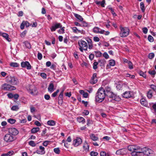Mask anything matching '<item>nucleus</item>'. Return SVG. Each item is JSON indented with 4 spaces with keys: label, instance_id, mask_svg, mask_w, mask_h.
Instances as JSON below:
<instances>
[{
    "label": "nucleus",
    "instance_id": "nucleus-40",
    "mask_svg": "<svg viewBox=\"0 0 156 156\" xmlns=\"http://www.w3.org/2000/svg\"><path fill=\"white\" fill-rule=\"evenodd\" d=\"M101 156H110L108 153H106L105 151H101L100 152Z\"/></svg>",
    "mask_w": 156,
    "mask_h": 156
},
{
    "label": "nucleus",
    "instance_id": "nucleus-9",
    "mask_svg": "<svg viewBox=\"0 0 156 156\" xmlns=\"http://www.w3.org/2000/svg\"><path fill=\"white\" fill-rule=\"evenodd\" d=\"M8 133L15 136L19 133V131L15 128H11L8 129Z\"/></svg>",
    "mask_w": 156,
    "mask_h": 156
},
{
    "label": "nucleus",
    "instance_id": "nucleus-22",
    "mask_svg": "<svg viewBox=\"0 0 156 156\" xmlns=\"http://www.w3.org/2000/svg\"><path fill=\"white\" fill-rule=\"evenodd\" d=\"M90 139L93 141H96L98 140V138L94 134H91L90 135Z\"/></svg>",
    "mask_w": 156,
    "mask_h": 156
},
{
    "label": "nucleus",
    "instance_id": "nucleus-13",
    "mask_svg": "<svg viewBox=\"0 0 156 156\" xmlns=\"http://www.w3.org/2000/svg\"><path fill=\"white\" fill-rule=\"evenodd\" d=\"M64 90L62 91L59 94L58 98V103L59 105H61L63 102V95Z\"/></svg>",
    "mask_w": 156,
    "mask_h": 156
},
{
    "label": "nucleus",
    "instance_id": "nucleus-57",
    "mask_svg": "<svg viewBox=\"0 0 156 156\" xmlns=\"http://www.w3.org/2000/svg\"><path fill=\"white\" fill-rule=\"evenodd\" d=\"M73 31L75 33H78V29L76 27H73L72 28Z\"/></svg>",
    "mask_w": 156,
    "mask_h": 156
},
{
    "label": "nucleus",
    "instance_id": "nucleus-29",
    "mask_svg": "<svg viewBox=\"0 0 156 156\" xmlns=\"http://www.w3.org/2000/svg\"><path fill=\"white\" fill-rule=\"evenodd\" d=\"M25 46L28 49H30L31 48V45L30 43L27 41H25L23 42Z\"/></svg>",
    "mask_w": 156,
    "mask_h": 156
},
{
    "label": "nucleus",
    "instance_id": "nucleus-17",
    "mask_svg": "<svg viewBox=\"0 0 156 156\" xmlns=\"http://www.w3.org/2000/svg\"><path fill=\"white\" fill-rule=\"evenodd\" d=\"M30 25V23L28 21H23L21 23L20 27L21 29L23 30L24 29L25 26L26 27H29Z\"/></svg>",
    "mask_w": 156,
    "mask_h": 156
},
{
    "label": "nucleus",
    "instance_id": "nucleus-8",
    "mask_svg": "<svg viewBox=\"0 0 156 156\" xmlns=\"http://www.w3.org/2000/svg\"><path fill=\"white\" fill-rule=\"evenodd\" d=\"M2 89L5 90H12L16 89V87L9 84L5 83L2 85Z\"/></svg>",
    "mask_w": 156,
    "mask_h": 156
},
{
    "label": "nucleus",
    "instance_id": "nucleus-43",
    "mask_svg": "<svg viewBox=\"0 0 156 156\" xmlns=\"http://www.w3.org/2000/svg\"><path fill=\"white\" fill-rule=\"evenodd\" d=\"M139 74L140 76H143L144 78H146V75L145 73L141 71L139 72Z\"/></svg>",
    "mask_w": 156,
    "mask_h": 156
},
{
    "label": "nucleus",
    "instance_id": "nucleus-30",
    "mask_svg": "<svg viewBox=\"0 0 156 156\" xmlns=\"http://www.w3.org/2000/svg\"><path fill=\"white\" fill-rule=\"evenodd\" d=\"M75 16L80 21H83V18L82 17L80 16V15L77 14H74Z\"/></svg>",
    "mask_w": 156,
    "mask_h": 156
},
{
    "label": "nucleus",
    "instance_id": "nucleus-37",
    "mask_svg": "<svg viewBox=\"0 0 156 156\" xmlns=\"http://www.w3.org/2000/svg\"><path fill=\"white\" fill-rule=\"evenodd\" d=\"M93 32L95 33H99V30L100 29L97 27H94L93 28Z\"/></svg>",
    "mask_w": 156,
    "mask_h": 156
},
{
    "label": "nucleus",
    "instance_id": "nucleus-6",
    "mask_svg": "<svg viewBox=\"0 0 156 156\" xmlns=\"http://www.w3.org/2000/svg\"><path fill=\"white\" fill-rule=\"evenodd\" d=\"M120 36L121 37H125L127 36L129 34V30L127 27H120Z\"/></svg>",
    "mask_w": 156,
    "mask_h": 156
},
{
    "label": "nucleus",
    "instance_id": "nucleus-45",
    "mask_svg": "<svg viewBox=\"0 0 156 156\" xmlns=\"http://www.w3.org/2000/svg\"><path fill=\"white\" fill-rule=\"evenodd\" d=\"M19 108L17 105H14L12 107L11 109L13 111H17Z\"/></svg>",
    "mask_w": 156,
    "mask_h": 156
},
{
    "label": "nucleus",
    "instance_id": "nucleus-5",
    "mask_svg": "<svg viewBox=\"0 0 156 156\" xmlns=\"http://www.w3.org/2000/svg\"><path fill=\"white\" fill-rule=\"evenodd\" d=\"M78 44L80 46L79 49L81 51L83 52V50H87L88 46L86 41L81 40L78 41Z\"/></svg>",
    "mask_w": 156,
    "mask_h": 156
},
{
    "label": "nucleus",
    "instance_id": "nucleus-53",
    "mask_svg": "<svg viewBox=\"0 0 156 156\" xmlns=\"http://www.w3.org/2000/svg\"><path fill=\"white\" fill-rule=\"evenodd\" d=\"M42 54L41 53L39 52L37 54L38 59L39 60H40L42 58Z\"/></svg>",
    "mask_w": 156,
    "mask_h": 156
},
{
    "label": "nucleus",
    "instance_id": "nucleus-24",
    "mask_svg": "<svg viewBox=\"0 0 156 156\" xmlns=\"http://www.w3.org/2000/svg\"><path fill=\"white\" fill-rule=\"evenodd\" d=\"M83 149L86 151H88L89 149V146L88 143L86 141L85 142L83 146Z\"/></svg>",
    "mask_w": 156,
    "mask_h": 156
},
{
    "label": "nucleus",
    "instance_id": "nucleus-15",
    "mask_svg": "<svg viewBox=\"0 0 156 156\" xmlns=\"http://www.w3.org/2000/svg\"><path fill=\"white\" fill-rule=\"evenodd\" d=\"M97 81V74L94 73L93 74L91 79L90 80V83L92 84L95 83Z\"/></svg>",
    "mask_w": 156,
    "mask_h": 156
},
{
    "label": "nucleus",
    "instance_id": "nucleus-42",
    "mask_svg": "<svg viewBox=\"0 0 156 156\" xmlns=\"http://www.w3.org/2000/svg\"><path fill=\"white\" fill-rule=\"evenodd\" d=\"M29 144L30 146L33 147H35L36 146V144L33 140H31L29 141Z\"/></svg>",
    "mask_w": 156,
    "mask_h": 156
},
{
    "label": "nucleus",
    "instance_id": "nucleus-49",
    "mask_svg": "<svg viewBox=\"0 0 156 156\" xmlns=\"http://www.w3.org/2000/svg\"><path fill=\"white\" fill-rule=\"evenodd\" d=\"M128 65L129 68L130 69H132L133 68V64L130 61L128 62Z\"/></svg>",
    "mask_w": 156,
    "mask_h": 156
},
{
    "label": "nucleus",
    "instance_id": "nucleus-10",
    "mask_svg": "<svg viewBox=\"0 0 156 156\" xmlns=\"http://www.w3.org/2000/svg\"><path fill=\"white\" fill-rule=\"evenodd\" d=\"M21 65L23 68H26L27 69H31V66L28 61L23 62L21 63Z\"/></svg>",
    "mask_w": 156,
    "mask_h": 156
},
{
    "label": "nucleus",
    "instance_id": "nucleus-18",
    "mask_svg": "<svg viewBox=\"0 0 156 156\" xmlns=\"http://www.w3.org/2000/svg\"><path fill=\"white\" fill-rule=\"evenodd\" d=\"M0 36H2L8 41H10L11 38L9 37V35L6 33L0 32Z\"/></svg>",
    "mask_w": 156,
    "mask_h": 156
},
{
    "label": "nucleus",
    "instance_id": "nucleus-12",
    "mask_svg": "<svg viewBox=\"0 0 156 156\" xmlns=\"http://www.w3.org/2000/svg\"><path fill=\"white\" fill-rule=\"evenodd\" d=\"M28 92L30 94L33 95H35L37 94V92L36 88L34 86H31Z\"/></svg>",
    "mask_w": 156,
    "mask_h": 156
},
{
    "label": "nucleus",
    "instance_id": "nucleus-3",
    "mask_svg": "<svg viewBox=\"0 0 156 156\" xmlns=\"http://www.w3.org/2000/svg\"><path fill=\"white\" fill-rule=\"evenodd\" d=\"M6 82L13 85H17L19 83L18 79L14 76H8L6 77Z\"/></svg>",
    "mask_w": 156,
    "mask_h": 156
},
{
    "label": "nucleus",
    "instance_id": "nucleus-47",
    "mask_svg": "<svg viewBox=\"0 0 156 156\" xmlns=\"http://www.w3.org/2000/svg\"><path fill=\"white\" fill-rule=\"evenodd\" d=\"M108 9L111 11V13L114 16H116V14L114 11V10L112 8H109Z\"/></svg>",
    "mask_w": 156,
    "mask_h": 156
},
{
    "label": "nucleus",
    "instance_id": "nucleus-51",
    "mask_svg": "<svg viewBox=\"0 0 156 156\" xmlns=\"http://www.w3.org/2000/svg\"><path fill=\"white\" fill-rule=\"evenodd\" d=\"M98 154L97 152L94 151H91L90 153L91 156H96Z\"/></svg>",
    "mask_w": 156,
    "mask_h": 156
},
{
    "label": "nucleus",
    "instance_id": "nucleus-31",
    "mask_svg": "<svg viewBox=\"0 0 156 156\" xmlns=\"http://www.w3.org/2000/svg\"><path fill=\"white\" fill-rule=\"evenodd\" d=\"M10 66L12 67H17L19 66V64L16 62H11L10 63Z\"/></svg>",
    "mask_w": 156,
    "mask_h": 156
},
{
    "label": "nucleus",
    "instance_id": "nucleus-16",
    "mask_svg": "<svg viewBox=\"0 0 156 156\" xmlns=\"http://www.w3.org/2000/svg\"><path fill=\"white\" fill-rule=\"evenodd\" d=\"M126 150L124 149H122L117 150L116 154L117 155H124L126 154Z\"/></svg>",
    "mask_w": 156,
    "mask_h": 156
},
{
    "label": "nucleus",
    "instance_id": "nucleus-59",
    "mask_svg": "<svg viewBox=\"0 0 156 156\" xmlns=\"http://www.w3.org/2000/svg\"><path fill=\"white\" fill-rule=\"evenodd\" d=\"M44 98L46 100H49L50 98V97L48 94H45L44 96Z\"/></svg>",
    "mask_w": 156,
    "mask_h": 156
},
{
    "label": "nucleus",
    "instance_id": "nucleus-44",
    "mask_svg": "<svg viewBox=\"0 0 156 156\" xmlns=\"http://www.w3.org/2000/svg\"><path fill=\"white\" fill-rule=\"evenodd\" d=\"M148 73L151 76H154L156 74V72L155 70L149 71Z\"/></svg>",
    "mask_w": 156,
    "mask_h": 156
},
{
    "label": "nucleus",
    "instance_id": "nucleus-35",
    "mask_svg": "<svg viewBox=\"0 0 156 156\" xmlns=\"http://www.w3.org/2000/svg\"><path fill=\"white\" fill-rule=\"evenodd\" d=\"M95 56L97 57H100L102 55L101 53L99 51H94Z\"/></svg>",
    "mask_w": 156,
    "mask_h": 156
},
{
    "label": "nucleus",
    "instance_id": "nucleus-55",
    "mask_svg": "<svg viewBox=\"0 0 156 156\" xmlns=\"http://www.w3.org/2000/svg\"><path fill=\"white\" fill-rule=\"evenodd\" d=\"M150 87L154 91H155L156 90V86L151 84L150 85Z\"/></svg>",
    "mask_w": 156,
    "mask_h": 156
},
{
    "label": "nucleus",
    "instance_id": "nucleus-7",
    "mask_svg": "<svg viewBox=\"0 0 156 156\" xmlns=\"http://www.w3.org/2000/svg\"><path fill=\"white\" fill-rule=\"evenodd\" d=\"M16 137L9 133L6 134L4 137V140L7 143L10 142L14 141L16 139Z\"/></svg>",
    "mask_w": 156,
    "mask_h": 156
},
{
    "label": "nucleus",
    "instance_id": "nucleus-26",
    "mask_svg": "<svg viewBox=\"0 0 156 156\" xmlns=\"http://www.w3.org/2000/svg\"><path fill=\"white\" fill-rule=\"evenodd\" d=\"M13 153V151H10L6 153H4L2 154L1 156H11L12 155Z\"/></svg>",
    "mask_w": 156,
    "mask_h": 156
},
{
    "label": "nucleus",
    "instance_id": "nucleus-1",
    "mask_svg": "<svg viewBox=\"0 0 156 156\" xmlns=\"http://www.w3.org/2000/svg\"><path fill=\"white\" fill-rule=\"evenodd\" d=\"M105 96L111 99V101L112 100L119 101L121 100L119 97L111 91L110 87H107L105 89L101 87L99 88L96 94L95 98L96 101L99 103L102 102L104 100Z\"/></svg>",
    "mask_w": 156,
    "mask_h": 156
},
{
    "label": "nucleus",
    "instance_id": "nucleus-41",
    "mask_svg": "<svg viewBox=\"0 0 156 156\" xmlns=\"http://www.w3.org/2000/svg\"><path fill=\"white\" fill-rule=\"evenodd\" d=\"M154 54L153 53H151L149 54L148 58L150 59H152L154 58Z\"/></svg>",
    "mask_w": 156,
    "mask_h": 156
},
{
    "label": "nucleus",
    "instance_id": "nucleus-19",
    "mask_svg": "<svg viewBox=\"0 0 156 156\" xmlns=\"http://www.w3.org/2000/svg\"><path fill=\"white\" fill-rule=\"evenodd\" d=\"M122 97L125 98H129L132 97V94L130 91H126L122 95Z\"/></svg>",
    "mask_w": 156,
    "mask_h": 156
},
{
    "label": "nucleus",
    "instance_id": "nucleus-2",
    "mask_svg": "<svg viewBox=\"0 0 156 156\" xmlns=\"http://www.w3.org/2000/svg\"><path fill=\"white\" fill-rule=\"evenodd\" d=\"M132 148H135V150H137L140 151L141 153H143L144 154L149 156H151L153 154V151L151 149L146 147H144L143 148L140 146H133Z\"/></svg>",
    "mask_w": 156,
    "mask_h": 156
},
{
    "label": "nucleus",
    "instance_id": "nucleus-32",
    "mask_svg": "<svg viewBox=\"0 0 156 156\" xmlns=\"http://www.w3.org/2000/svg\"><path fill=\"white\" fill-rule=\"evenodd\" d=\"M39 129V127L33 128L31 130V132L32 133H35L38 131Z\"/></svg>",
    "mask_w": 156,
    "mask_h": 156
},
{
    "label": "nucleus",
    "instance_id": "nucleus-38",
    "mask_svg": "<svg viewBox=\"0 0 156 156\" xmlns=\"http://www.w3.org/2000/svg\"><path fill=\"white\" fill-rule=\"evenodd\" d=\"M98 64V62H95L93 64V67L94 69H96L97 68V65Z\"/></svg>",
    "mask_w": 156,
    "mask_h": 156
},
{
    "label": "nucleus",
    "instance_id": "nucleus-64",
    "mask_svg": "<svg viewBox=\"0 0 156 156\" xmlns=\"http://www.w3.org/2000/svg\"><path fill=\"white\" fill-rule=\"evenodd\" d=\"M152 108L154 109V112L156 113V103H154L153 104Z\"/></svg>",
    "mask_w": 156,
    "mask_h": 156
},
{
    "label": "nucleus",
    "instance_id": "nucleus-28",
    "mask_svg": "<svg viewBox=\"0 0 156 156\" xmlns=\"http://www.w3.org/2000/svg\"><path fill=\"white\" fill-rule=\"evenodd\" d=\"M47 124L50 126H53L55 125V122L53 120H50L48 121Z\"/></svg>",
    "mask_w": 156,
    "mask_h": 156
},
{
    "label": "nucleus",
    "instance_id": "nucleus-63",
    "mask_svg": "<svg viewBox=\"0 0 156 156\" xmlns=\"http://www.w3.org/2000/svg\"><path fill=\"white\" fill-rule=\"evenodd\" d=\"M116 87L118 90H120L122 88V86L120 84H118L116 86Z\"/></svg>",
    "mask_w": 156,
    "mask_h": 156
},
{
    "label": "nucleus",
    "instance_id": "nucleus-48",
    "mask_svg": "<svg viewBox=\"0 0 156 156\" xmlns=\"http://www.w3.org/2000/svg\"><path fill=\"white\" fill-rule=\"evenodd\" d=\"M148 41L150 42H152L154 41L153 37L151 35H149L148 37Z\"/></svg>",
    "mask_w": 156,
    "mask_h": 156
},
{
    "label": "nucleus",
    "instance_id": "nucleus-14",
    "mask_svg": "<svg viewBox=\"0 0 156 156\" xmlns=\"http://www.w3.org/2000/svg\"><path fill=\"white\" fill-rule=\"evenodd\" d=\"M62 27V26L60 23H56L54 25L52 26L51 28L50 29L52 32L55 31L57 29L60 28Z\"/></svg>",
    "mask_w": 156,
    "mask_h": 156
},
{
    "label": "nucleus",
    "instance_id": "nucleus-52",
    "mask_svg": "<svg viewBox=\"0 0 156 156\" xmlns=\"http://www.w3.org/2000/svg\"><path fill=\"white\" fill-rule=\"evenodd\" d=\"M37 25V23L36 22H33V23H32L30 24V26L32 27H36Z\"/></svg>",
    "mask_w": 156,
    "mask_h": 156
},
{
    "label": "nucleus",
    "instance_id": "nucleus-23",
    "mask_svg": "<svg viewBox=\"0 0 156 156\" xmlns=\"http://www.w3.org/2000/svg\"><path fill=\"white\" fill-rule=\"evenodd\" d=\"M140 103L142 105L144 106H146L148 105L147 101L144 98H142L141 99Z\"/></svg>",
    "mask_w": 156,
    "mask_h": 156
},
{
    "label": "nucleus",
    "instance_id": "nucleus-4",
    "mask_svg": "<svg viewBox=\"0 0 156 156\" xmlns=\"http://www.w3.org/2000/svg\"><path fill=\"white\" fill-rule=\"evenodd\" d=\"M133 146H139L136 145H131L129 146L128 147V150L132 152L131 153V155L133 156H138L140 155V154L141 153L140 151H139V150H135V148L133 147L132 148V147Z\"/></svg>",
    "mask_w": 156,
    "mask_h": 156
},
{
    "label": "nucleus",
    "instance_id": "nucleus-56",
    "mask_svg": "<svg viewBox=\"0 0 156 156\" xmlns=\"http://www.w3.org/2000/svg\"><path fill=\"white\" fill-rule=\"evenodd\" d=\"M61 28L58 30V33L59 34L63 33L64 32V27H61Z\"/></svg>",
    "mask_w": 156,
    "mask_h": 156
},
{
    "label": "nucleus",
    "instance_id": "nucleus-34",
    "mask_svg": "<svg viewBox=\"0 0 156 156\" xmlns=\"http://www.w3.org/2000/svg\"><path fill=\"white\" fill-rule=\"evenodd\" d=\"M98 63L100 64L101 66H104L105 63V61L104 60H98Z\"/></svg>",
    "mask_w": 156,
    "mask_h": 156
},
{
    "label": "nucleus",
    "instance_id": "nucleus-33",
    "mask_svg": "<svg viewBox=\"0 0 156 156\" xmlns=\"http://www.w3.org/2000/svg\"><path fill=\"white\" fill-rule=\"evenodd\" d=\"M7 122L11 124H13L16 122V120L13 119H7Z\"/></svg>",
    "mask_w": 156,
    "mask_h": 156
},
{
    "label": "nucleus",
    "instance_id": "nucleus-20",
    "mask_svg": "<svg viewBox=\"0 0 156 156\" xmlns=\"http://www.w3.org/2000/svg\"><path fill=\"white\" fill-rule=\"evenodd\" d=\"M39 149L40 150H37L36 151V153L39 154H45V151H44V148L42 146H40L39 147Z\"/></svg>",
    "mask_w": 156,
    "mask_h": 156
},
{
    "label": "nucleus",
    "instance_id": "nucleus-58",
    "mask_svg": "<svg viewBox=\"0 0 156 156\" xmlns=\"http://www.w3.org/2000/svg\"><path fill=\"white\" fill-rule=\"evenodd\" d=\"M103 56L106 59L109 58V56L107 53L106 52H105L103 53Z\"/></svg>",
    "mask_w": 156,
    "mask_h": 156
},
{
    "label": "nucleus",
    "instance_id": "nucleus-27",
    "mask_svg": "<svg viewBox=\"0 0 156 156\" xmlns=\"http://www.w3.org/2000/svg\"><path fill=\"white\" fill-rule=\"evenodd\" d=\"M77 120L79 122H82L83 124H84L85 122V119L82 117L77 118Z\"/></svg>",
    "mask_w": 156,
    "mask_h": 156
},
{
    "label": "nucleus",
    "instance_id": "nucleus-46",
    "mask_svg": "<svg viewBox=\"0 0 156 156\" xmlns=\"http://www.w3.org/2000/svg\"><path fill=\"white\" fill-rule=\"evenodd\" d=\"M54 151L57 154H59L60 152V150L58 148H55L54 149Z\"/></svg>",
    "mask_w": 156,
    "mask_h": 156
},
{
    "label": "nucleus",
    "instance_id": "nucleus-21",
    "mask_svg": "<svg viewBox=\"0 0 156 156\" xmlns=\"http://www.w3.org/2000/svg\"><path fill=\"white\" fill-rule=\"evenodd\" d=\"M54 87L53 84L52 83H51L49 84L48 88V91L50 92H52L54 90Z\"/></svg>",
    "mask_w": 156,
    "mask_h": 156
},
{
    "label": "nucleus",
    "instance_id": "nucleus-54",
    "mask_svg": "<svg viewBox=\"0 0 156 156\" xmlns=\"http://www.w3.org/2000/svg\"><path fill=\"white\" fill-rule=\"evenodd\" d=\"M50 142V141H48V140L45 141H44L43 143V145L45 147H46L47 146L49 143Z\"/></svg>",
    "mask_w": 156,
    "mask_h": 156
},
{
    "label": "nucleus",
    "instance_id": "nucleus-25",
    "mask_svg": "<svg viewBox=\"0 0 156 156\" xmlns=\"http://www.w3.org/2000/svg\"><path fill=\"white\" fill-rule=\"evenodd\" d=\"M153 91L152 90L150 89L147 93V96L149 99L151 98L152 97Z\"/></svg>",
    "mask_w": 156,
    "mask_h": 156
},
{
    "label": "nucleus",
    "instance_id": "nucleus-62",
    "mask_svg": "<svg viewBox=\"0 0 156 156\" xmlns=\"http://www.w3.org/2000/svg\"><path fill=\"white\" fill-rule=\"evenodd\" d=\"M34 124L38 126H40L41 125V123L38 121H35L34 122Z\"/></svg>",
    "mask_w": 156,
    "mask_h": 156
},
{
    "label": "nucleus",
    "instance_id": "nucleus-11",
    "mask_svg": "<svg viewBox=\"0 0 156 156\" xmlns=\"http://www.w3.org/2000/svg\"><path fill=\"white\" fill-rule=\"evenodd\" d=\"M82 141L81 138L77 137L73 140V144L74 146L77 147L81 144Z\"/></svg>",
    "mask_w": 156,
    "mask_h": 156
},
{
    "label": "nucleus",
    "instance_id": "nucleus-61",
    "mask_svg": "<svg viewBox=\"0 0 156 156\" xmlns=\"http://www.w3.org/2000/svg\"><path fill=\"white\" fill-rule=\"evenodd\" d=\"M87 23L85 21H83L81 24V26L83 27H87Z\"/></svg>",
    "mask_w": 156,
    "mask_h": 156
},
{
    "label": "nucleus",
    "instance_id": "nucleus-50",
    "mask_svg": "<svg viewBox=\"0 0 156 156\" xmlns=\"http://www.w3.org/2000/svg\"><path fill=\"white\" fill-rule=\"evenodd\" d=\"M59 92V90L57 89L55 92H54L52 94V96L53 97H55L56 96L57 94Z\"/></svg>",
    "mask_w": 156,
    "mask_h": 156
},
{
    "label": "nucleus",
    "instance_id": "nucleus-36",
    "mask_svg": "<svg viewBox=\"0 0 156 156\" xmlns=\"http://www.w3.org/2000/svg\"><path fill=\"white\" fill-rule=\"evenodd\" d=\"M140 8L142 12H144L145 10L144 5V3L142 2H141L140 3Z\"/></svg>",
    "mask_w": 156,
    "mask_h": 156
},
{
    "label": "nucleus",
    "instance_id": "nucleus-60",
    "mask_svg": "<svg viewBox=\"0 0 156 156\" xmlns=\"http://www.w3.org/2000/svg\"><path fill=\"white\" fill-rule=\"evenodd\" d=\"M143 33L145 34H146L147 33L148 29L146 27H144L143 28Z\"/></svg>",
    "mask_w": 156,
    "mask_h": 156
},
{
    "label": "nucleus",
    "instance_id": "nucleus-39",
    "mask_svg": "<svg viewBox=\"0 0 156 156\" xmlns=\"http://www.w3.org/2000/svg\"><path fill=\"white\" fill-rule=\"evenodd\" d=\"M109 64L110 66H113L115 64V60L113 59H111L109 60Z\"/></svg>",
    "mask_w": 156,
    "mask_h": 156
}]
</instances>
